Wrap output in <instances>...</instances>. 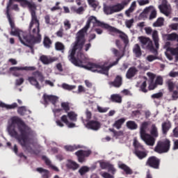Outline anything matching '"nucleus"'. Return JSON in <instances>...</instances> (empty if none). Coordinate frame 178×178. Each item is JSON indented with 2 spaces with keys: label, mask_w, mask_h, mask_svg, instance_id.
I'll list each match as a JSON object with an SVG mask.
<instances>
[{
  "label": "nucleus",
  "mask_w": 178,
  "mask_h": 178,
  "mask_svg": "<svg viewBox=\"0 0 178 178\" xmlns=\"http://www.w3.org/2000/svg\"><path fill=\"white\" fill-rule=\"evenodd\" d=\"M91 23L93 24V27H102V29H105L106 30H108L110 33H115V34H120V38L123 40L124 42L127 41V35L126 33H123L122 31L113 27L111 26L108 24H105L99 20H98L95 17L90 16L88 17V21L86 22V26L81 29L76 33V41L74 43V46L71 49L68 51V59L71 62L76 63V51H81L83 49V47L86 43V34H87V31H88V29H90L91 26Z\"/></svg>",
  "instance_id": "1"
},
{
  "label": "nucleus",
  "mask_w": 178,
  "mask_h": 178,
  "mask_svg": "<svg viewBox=\"0 0 178 178\" xmlns=\"http://www.w3.org/2000/svg\"><path fill=\"white\" fill-rule=\"evenodd\" d=\"M113 54L115 56H117L118 58L115 61L111 63L108 66H106L105 65H101L98 63H90L88 62V59L86 57V55L83 54L81 51H78L75 58V62H71L75 66H78L79 67H83V69H86L87 70H90V72H94L97 73H100V74H106L108 75V72H109V69L113 66H116L119 63V60L122 59L123 56H120V52L119 50L113 48L111 49Z\"/></svg>",
  "instance_id": "2"
},
{
  "label": "nucleus",
  "mask_w": 178,
  "mask_h": 178,
  "mask_svg": "<svg viewBox=\"0 0 178 178\" xmlns=\"http://www.w3.org/2000/svg\"><path fill=\"white\" fill-rule=\"evenodd\" d=\"M11 137L16 138L18 143L27 151L31 149L29 145V138L31 136V129L19 118H13L12 124L8 128Z\"/></svg>",
  "instance_id": "3"
},
{
  "label": "nucleus",
  "mask_w": 178,
  "mask_h": 178,
  "mask_svg": "<svg viewBox=\"0 0 178 178\" xmlns=\"http://www.w3.org/2000/svg\"><path fill=\"white\" fill-rule=\"evenodd\" d=\"M7 18L11 27L10 35L18 37L22 44L31 48L32 49V54H34V50H33V45H34V44H40V42H41V35L38 34V36L35 37L34 35L27 34L23 32L20 33V30L16 28L15 25V21L12 19L10 15L8 14L7 15Z\"/></svg>",
  "instance_id": "4"
},
{
  "label": "nucleus",
  "mask_w": 178,
  "mask_h": 178,
  "mask_svg": "<svg viewBox=\"0 0 178 178\" xmlns=\"http://www.w3.org/2000/svg\"><path fill=\"white\" fill-rule=\"evenodd\" d=\"M21 6L22 8L28 7L29 9V12L31 16V21L29 24V30L33 29V26H34V23H38V27L40 26V20L37 17V5L34 2H30L28 0H20L19 1Z\"/></svg>",
  "instance_id": "5"
},
{
  "label": "nucleus",
  "mask_w": 178,
  "mask_h": 178,
  "mask_svg": "<svg viewBox=\"0 0 178 178\" xmlns=\"http://www.w3.org/2000/svg\"><path fill=\"white\" fill-rule=\"evenodd\" d=\"M127 5H129V2L124 1L122 3H117L113 6L104 5L103 9L105 15H113V13H118V12L123 10Z\"/></svg>",
  "instance_id": "6"
},
{
  "label": "nucleus",
  "mask_w": 178,
  "mask_h": 178,
  "mask_svg": "<svg viewBox=\"0 0 178 178\" xmlns=\"http://www.w3.org/2000/svg\"><path fill=\"white\" fill-rule=\"evenodd\" d=\"M33 76H29L27 80L29 81L30 84L31 86H34L35 88L38 90H41V86L40 85V83H38V81H37V78L38 79L40 83H44V80H45V77H44V75H42V72L40 71H35L32 73Z\"/></svg>",
  "instance_id": "7"
},
{
  "label": "nucleus",
  "mask_w": 178,
  "mask_h": 178,
  "mask_svg": "<svg viewBox=\"0 0 178 178\" xmlns=\"http://www.w3.org/2000/svg\"><path fill=\"white\" fill-rule=\"evenodd\" d=\"M170 150V140L165 139L157 142L154 147V152L157 154H166Z\"/></svg>",
  "instance_id": "8"
},
{
  "label": "nucleus",
  "mask_w": 178,
  "mask_h": 178,
  "mask_svg": "<svg viewBox=\"0 0 178 178\" xmlns=\"http://www.w3.org/2000/svg\"><path fill=\"white\" fill-rule=\"evenodd\" d=\"M138 38L140 42L141 47L143 48V49H148V51H150V52L154 54V55H158V50L154 47L152 40H151L149 38L140 36Z\"/></svg>",
  "instance_id": "9"
},
{
  "label": "nucleus",
  "mask_w": 178,
  "mask_h": 178,
  "mask_svg": "<svg viewBox=\"0 0 178 178\" xmlns=\"http://www.w3.org/2000/svg\"><path fill=\"white\" fill-rule=\"evenodd\" d=\"M134 154H136L138 159H145L148 156V152L145 151V148L140 143L138 142L137 140H134Z\"/></svg>",
  "instance_id": "10"
},
{
  "label": "nucleus",
  "mask_w": 178,
  "mask_h": 178,
  "mask_svg": "<svg viewBox=\"0 0 178 178\" xmlns=\"http://www.w3.org/2000/svg\"><path fill=\"white\" fill-rule=\"evenodd\" d=\"M146 166L158 170L161 166V160L155 156H149L146 161Z\"/></svg>",
  "instance_id": "11"
},
{
  "label": "nucleus",
  "mask_w": 178,
  "mask_h": 178,
  "mask_svg": "<svg viewBox=\"0 0 178 178\" xmlns=\"http://www.w3.org/2000/svg\"><path fill=\"white\" fill-rule=\"evenodd\" d=\"M19 70H26L33 72L35 70V67H11L9 69V72L16 77H19V76H20V73L18 72Z\"/></svg>",
  "instance_id": "12"
},
{
  "label": "nucleus",
  "mask_w": 178,
  "mask_h": 178,
  "mask_svg": "<svg viewBox=\"0 0 178 178\" xmlns=\"http://www.w3.org/2000/svg\"><path fill=\"white\" fill-rule=\"evenodd\" d=\"M91 150H78L75 152V155L78 158V161L80 163H83V162H86V158H88L90 154H91Z\"/></svg>",
  "instance_id": "13"
},
{
  "label": "nucleus",
  "mask_w": 178,
  "mask_h": 178,
  "mask_svg": "<svg viewBox=\"0 0 178 178\" xmlns=\"http://www.w3.org/2000/svg\"><path fill=\"white\" fill-rule=\"evenodd\" d=\"M86 128L88 129L89 130H93L94 131H97L101 129V122L97 121V120H89L88 122L85 124Z\"/></svg>",
  "instance_id": "14"
},
{
  "label": "nucleus",
  "mask_w": 178,
  "mask_h": 178,
  "mask_svg": "<svg viewBox=\"0 0 178 178\" xmlns=\"http://www.w3.org/2000/svg\"><path fill=\"white\" fill-rule=\"evenodd\" d=\"M140 138L147 145H149V147H154L155 145L156 139L149 134L142 135Z\"/></svg>",
  "instance_id": "15"
},
{
  "label": "nucleus",
  "mask_w": 178,
  "mask_h": 178,
  "mask_svg": "<svg viewBox=\"0 0 178 178\" xmlns=\"http://www.w3.org/2000/svg\"><path fill=\"white\" fill-rule=\"evenodd\" d=\"M109 86L115 87V88H120L123 86V77L120 75H117L113 81L108 83Z\"/></svg>",
  "instance_id": "16"
},
{
  "label": "nucleus",
  "mask_w": 178,
  "mask_h": 178,
  "mask_svg": "<svg viewBox=\"0 0 178 178\" xmlns=\"http://www.w3.org/2000/svg\"><path fill=\"white\" fill-rule=\"evenodd\" d=\"M147 76L149 77L148 80V89L149 91H152V90H155L158 86L156 83L154 82L155 81V74L151 73V72H147Z\"/></svg>",
  "instance_id": "17"
},
{
  "label": "nucleus",
  "mask_w": 178,
  "mask_h": 178,
  "mask_svg": "<svg viewBox=\"0 0 178 178\" xmlns=\"http://www.w3.org/2000/svg\"><path fill=\"white\" fill-rule=\"evenodd\" d=\"M40 60L43 65H49V63H54L58 60V57H51L45 55H42L40 57Z\"/></svg>",
  "instance_id": "18"
},
{
  "label": "nucleus",
  "mask_w": 178,
  "mask_h": 178,
  "mask_svg": "<svg viewBox=\"0 0 178 178\" xmlns=\"http://www.w3.org/2000/svg\"><path fill=\"white\" fill-rule=\"evenodd\" d=\"M42 98L45 105H48V102H51L53 105H56L58 101V97L47 94H44Z\"/></svg>",
  "instance_id": "19"
},
{
  "label": "nucleus",
  "mask_w": 178,
  "mask_h": 178,
  "mask_svg": "<svg viewBox=\"0 0 178 178\" xmlns=\"http://www.w3.org/2000/svg\"><path fill=\"white\" fill-rule=\"evenodd\" d=\"M100 166L102 169H108V172H111L112 175H115L116 172V169L113 167V165L111 164L109 162H102Z\"/></svg>",
  "instance_id": "20"
},
{
  "label": "nucleus",
  "mask_w": 178,
  "mask_h": 178,
  "mask_svg": "<svg viewBox=\"0 0 178 178\" xmlns=\"http://www.w3.org/2000/svg\"><path fill=\"white\" fill-rule=\"evenodd\" d=\"M159 9L161 13H163L165 16H169V6H168V1H163L161 5L159 6Z\"/></svg>",
  "instance_id": "21"
},
{
  "label": "nucleus",
  "mask_w": 178,
  "mask_h": 178,
  "mask_svg": "<svg viewBox=\"0 0 178 178\" xmlns=\"http://www.w3.org/2000/svg\"><path fill=\"white\" fill-rule=\"evenodd\" d=\"M137 73H138V70H137L136 67H131L127 72L126 78L130 80L131 79H133Z\"/></svg>",
  "instance_id": "22"
},
{
  "label": "nucleus",
  "mask_w": 178,
  "mask_h": 178,
  "mask_svg": "<svg viewBox=\"0 0 178 178\" xmlns=\"http://www.w3.org/2000/svg\"><path fill=\"white\" fill-rule=\"evenodd\" d=\"M149 126V122L148 121H145L142 122L140 127V137L141 136H144L147 134V129H148V127Z\"/></svg>",
  "instance_id": "23"
},
{
  "label": "nucleus",
  "mask_w": 178,
  "mask_h": 178,
  "mask_svg": "<svg viewBox=\"0 0 178 178\" xmlns=\"http://www.w3.org/2000/svg\"><path fill=\"white\" fill-rule=\"evenodd\" d=\"M171 127H172V123H170V121L167 120L163 122L161 124L163 134H168V131L170 130Z\"/></svg>",
  "instance_id": "24"
},
{
  "label": "nucleus",
  "mask_w": 178,
  "mask_h": 178,
  "mask_svg": "<svg viewBox=\"0 0 178 178\" xmlns=\"http://www.w3.org/2000/svg\"><path fill=\"white\" fill-rule=\"evenodd\" d=\"M133 53L134 54L136 58H141L143 56V51H141V47L140 44H136L133 47Z\"/></svg>",
  "instance_id": "25"
},
{
  "label": "nucleus",
  "mask_w": 178,
  "mask_h": 178,
  "mask_svg": "<svg viewBox=\"0 0 178 178\" xmlns=\"http://www.w3.org/2000/svg\"><path fill=\"white\" fill-rule=\"evenodd\" d=\"M36 172H38V173H40V175H42L43 178H49L51 177V173L49 172V170L44 169L42 168H36Z\"/></svg>",
  "instance_id": "26"
},
{
  "label": "nucleus",
  "mask_w": 178,
  "mask_h": 178,
  "mask_svg": "<svg viewBox=\"0 0 178 178\" xmlns=\"http://www.w3.org/2000/svg\"><path fill=\"white\" fill-rule=\"evenodd\" d=\"M119 168L124 172L125 175H133V170H131L130 167L127 166V165L121 163L119 165Z\"/></svg>",
  "instance_id": "27"
},
{
  "label": "nucleus",
  "mask_w": 178,
  "mask_h": 178,
  "mask_svg": "<svg viewBox=\"0 0 178 178\" xmlns=\"http://www.w3.org/2000/svg\"><path fill=\"white\" fill-rule=\"evenodd\" d=\"M110 99L111 102H115L116 104H122V96L119 94H113L111 95Z\"/></svg>",
  "instance_id": "28"
},
{
  "label": "nucleus",
  "mask_w": 178,
  "mask_h": 178,
  "mask_svg": "<svg viewBox=\"0 0 178 178\" xmlns=\"http://www.w3.org/2000/svg\"><path fill=\"white\" fill-rule=\"evenodd\" d=\"M152 38L154 42V45L158 49L159 48V37L158 36V31L154 30L152 33Z\"/></svg>",
  "instance_id": "29"
},
{
  "label": "nucleus",
  "mask_w": 178,
  "mask_h": 178,
  "mask_svg": "<svg viewBox=\"0 0 178 178\" xmlns=\"http://www.w3.org/2000/svg\"><path fill=\"white\" fill-rule=\"evenodd\" d=\"M126 122V118H120L116 120L113 124V127H115L118 130L122 129V125Z\"/></svg>",
  "instance_id": "30"
},
{
  "label": "nucleus",
  "mask_w": 178,
  "mask_h": 178,
  "mask_svg": "<svg viewBox=\"0 0 178 178\" xmlns=\"http://www.w3.org/2000/svg\"><path fill=\"white\" fill-rule=\"evenodd\" d=\"M150 136L152 137H154V138H156L159 134H158V127H156V125L155 124H152L150 129Z\"/></svg>",
  "instance_id": "31"
},
{
  "label": "nucleus",
  "mask_w": 178,
  "mask_h": 178,
  "mask_svg": "<svg viewBox=\"0 0 178 178\" xmlns=\"http://www.w3.org/2000/svg\"><path fill=\"white\" fill-rule=\"evenodd\" d=\"M127 127L129 130H137L138 129V124L134 121L129 120L127 122Z\"/></svg>",
  "instance_id": "32"
},
{
  "label": "nucleus",
  "mask_w": 178,
  "mask_h": 178,
  "mask_svg": "<svg viewBox=\"0 0 178 178\" xmlns=\"http://www.w3.org/2000/svg\"><path fill=\"white\" fill-rule=\"evenodd\" d=\"M43 45L44 48H47V49H49L52 45V40L48 36H44V40H43Z\"/></svg>",
  "instance_id": "33"
},
{
  "label": "nucleus",
  "mask_w": 178,
  "mask_h": 178,
  "mask_svg": "<svg viewBox=\"0 0 178 178\" xmlns=\"http://www.w3.org/2000/svg\"><path fill=\"white\" fill-rule=\"evenodd\" d=\"M0 108H5L6 109H15L17 108V103H13V104H6L3 102H0Z\"/></svg>",
  "instance_id": "34"
},
{
  "label": "nucleus",
  "mask_w": 178,
  "mask_h": 178,
  "mask_svg": "<svg viewBox=\"0 0 178 178\" xmlns=\"http://www.w3.org/2000/svg\"><path fill=\"white\" fill-rule=\"evenodd\" d=\"M79 148H80V146H76V145L64 146V149L68 152H73L76 149H79Z\"/></svg>",
  "instance_id": "35"
},
{
  "label": "nucleus",
  "mask_w": 178,
  "mask_h": 178,
  "mask_svg": "<svg viewBox=\"0 0 178 178\" xmlns=\"http://www.w3.org/2000/svg\"><path fill=\"white\" fill-rule=\"evenodd\" d=\"M67 166V168H69V169H72V170H76V169H79L80 165L73 161H70Z\"/></svg>",
  "instance_id": "36"
},
{
  "label": "nucleus",
  "mask_w": 178,
  "mask_h": 178,
  "mask_svg": "<svg viewBox=\"0 0 178 178\" xmlns=\"http://www.w3.org/2000/svg\"><path fill=\"white\" fill-rule=\"evenodd\" d=\"M88 172H90V168L87 165H83L79 170V173L81 176H84V175H86Z\"/></svg>",
  "instance_id": "37"
},
{
  "label": "nucleus",
  "mask_w": 178,
  "mask_h": 178,
  "mask_svg": "<svg viewBox=\"0 0 178 178\" xmlns=\"http://www.w3.org/2000/svg\"><path fill=\"white\" fill-rule=\"evenodd\" d=\"M163 22H165L163 17H159L157 20L153 24V26L154 27H162V26H163Z\"/></svg>",
  "instance_id": "38"
},
{
  "label": "nucleus",
  "mask_w": 178,
  "mask_h": 178,
  "mask_svg": "<svg viewBox=\"0 0 178 178\" xmlns=\"http://www.w3.org/2000/svg\"><path fill=\"white\" fill-rule=\"evenodd\" d=\"M67 116L70 120H72V122H77V114H76L74 111L68 112Z\"/></svg>",
  "instance_id": "39"
},
{
  "label": "nucleus",
  "mask_w": 178,
  "mask_h": 178,
  "mask_svg": "<svg viewBox=\"0 0 178 178\" xmlns=\"http://www.w3.org/2000/svg\"><path fill=\"white\" fill-rule=\"evenodd\" d=\"M165 84L168 87V91H170V92H172L173 90H175V83H173L172 80L168 79L166 81Z\"/></svg>",
  "instance_id": "40"
},
{
  "label": "nucleus",
  "mask_w": 178,
  "mask_h": 178,
  "mask_svg": "<svg viewBox=\"0 0 178 178\" xmlns=\"http://www.w3.org/2000/svg\"><path fill=\"white\" fill-rule=\"evenodd\" d=\"M37 24L36 28H34L32 31V33L33 35H35L37 34L36 37H38V35H40V42L42 40L41 34L40 33V22H39V26H38V22H34L33 24Z\"/></svg>",
  "instance_id": "41"
},
{
  "label": "nucleus",
  "mask_w": 178,
  "mask_h": 178,
  "mask_svg": "<svg viewBox=\"0 0 178 178\" xmlns=\"http://www.w3.org/2000/svg\"><path fill=\"white\" fill-rule=\"evenodd\" d=\"M21 0H9L8 4H7V8H6V15L7 16L8 15H10V13H9V11L10 10V6H12V5H13V2H20Z\"/></svg>",
  "instance_id": "42"
},
{
  "label": "nucleus",
  "mask_w": 178,
  "mask_h": 178,
  "mask_svg": "<svg viewBox=\"0 0 178 178\" xmlns=\"http://www.w3.org/2000/svg\"><path fill=\"white\" fill-rule=\"evenodd\" d=\"M55 49L56 51H65V44L60 42L55 43Z\"/></svg>",
  "instance_id": "43"
},
{
  "label": "nucleus",
  "mask_w": 178,
  "mask_h": 178,
  "mask_svg": "<svg viewBox=\"0 0 178 178\" xmlns=\"http://www.w3.org/2000/svg\"><path fill=\"white\" fill-rule=\"evenodd\" d=\"M61 108L65 111V113H67L70 111V106L68 102H62Z\"/></svg>",
  "instance_id": "44"
},
{
  "label": "nucleus",
  "mask_w": 178,
  "mask_h": 178,
  "mask_svg": "<svg viewBox=\"0 0 178 178\" xmlns=\"http://www.w3.org/2000/svg\"><path fill=\"white\" fill-rule=\"evenodd\" d=\"M17 112L21 116H24L26 112H27V109L26 108V106H21L18 108Z\"/></svg>",
  "instance_id": "45"
},
{
  "label": "nucleus",
  "mask_w": 178,
  "mask_h": 178,
  "mask_svg": "<svg viewBox=\"0 0 178 178\" xmlns=\"http://www.w3.org/2000/svg\"><path fill=\"white\" fill-rule=\"evenodd\" d=\"M156 59H159V57L158 56V54L157 55H149L147 56L146 58V60L148 61V62H154V60H156Z\"/></svg>",
  "instance_id": "46"
},
{
  "label": "nucleus",
  "mask_w": 178,
  "mask_h": 178,
  "mask_svg": "<svg viewBox=\"0 0 178 178\" xmlns=\"http://www.w3.org/2000/svg\"><path fill=\"white\" fill-rule=\"evenodd\" d=\"M62 87L64 90H67L68 91H72L76 88V86H70L67 83H63Z\"/></svg>",
  "instance_id": "47"
},
{
  "label": "nucleus",
  "mask_w": 178,
  "mask_h": 178,
  "mask_svg": "<svg viewBox=\"0 0 178 178\" xmlns=\"http://www.w3.org/2000/svg\"><path fill=\"white\" fill-rule=\"evenodd\" d=\"M134 24V19H127L125 21V26L127 29H131V26Z\"/></svg>",
  "instance_id": "48"
},
{
  "label": "nucleus",
  "mask_w": 178,
  "mask_h": 178,
  "mask_svg": "<svg viewBox=\"0 0 178 178\" xmlns=\"http://www.w3.org/2000/svg\"><path fill=\"white\" fill-rule=\"evenodd\" d=\"M140 88L142 92H148V90H147V81L143 82V83L140 85Z\"/></svg>",
  "instance_id": "49"
},
{
  "label": "nucleus",
  "mask_w": 178,
  "mask_h": 178,
  "mask_svg": "<svg viewBox=\"0 0 178 178\" xmlns=\"http://www.w3.org/2000/svg\"><path fill=\"white\" fill-rule=\"evenodd\" d=\"M162 97H163V93L158 92L152 95L151 98H152V99H159V98H162Z\"/></svg>",
  "instance_id": "50"
},
{
  "label": "nucleus",
  "mask_w": 178,
  "mask_h": 178,
  "mask_svg": "<svg viewBox=\"0 0 178 178\" xmlns=\"http://www.w3.org/2000/svg\"><path fill=\"white\" fill-rule=\"evenodd\" d=\"M64 26L66 31L70 30V29H72V24H70V21L67 19L64 21Z\"/></svg>",
  "instance_id": "51"
},
{
  "label": "nucleus",
  "mask_w": 178,
  "mask_h": 178,
  "mask_svg": "<svg viewBox=\"0 0 178 178\" xmlns=\"http://www.w3.org/2000/svg\"><path fill=\"white\" fill-rule=\"evenodd\" d=\"M42 159L43 161H44L45 164H46L47 166H49V168L51 167V165H52V163L51 162V160H49V159L47 158V156H42Z\"/></svg>",
  "instance_id": "52"
},
{
  "label": "nucleus",
  "mask_w": 178,
  "mask_h": 178,
  "mask_svg": "<svg viewBox=\"0 0 178 178\" xmlns=\"http://www.w3.org/2000/svg\"><path fill=\"white\" fill-rule=\"evenodd\" d=\"M42 159L43 161H44L45 164H46L47 166H49V168L51 167V165H52V163L51 162V160H49V159L47 158V156H42Z\"/></svg>",
  "instance_id": "53"
},
{
  "label": "nucleus",
  "mask_w": 178,
  "mask_h": 178,
  "mask_svg": "<svg viewBox=\"0 0 178 178\" xmlns=\"http://www.w3.org/2000/svg\"><path fill=\"white\" fill-rule=\"evenodd\" d=\"M156 86H162L163 84V79L161 76H157L155 81Z\"/></svg>",
  "instance_id": "54"
},
{
  "label": "nucleus",
  "mask_w": 178,
  "mask_h": 178,
  "mask_svg": "<svg viewBox=\"0 0 178 178\" xmlns=\"http://www.w3.org/2000/svg\"><path fill=\"white\" fill-rule=\"evenodd\" d=\"M123 136V131H115L113 134V137L119 138V137Z\"/></svg>",
  "instance_id": "55"
},
{
  "label": "nucleus",
  "mask_w": 178,
  "mask_h": 178,
  "mask_svg": "<svg viewBox=\"0 0 178 178\" xmlns=\"http://www.w3.org/2000/svg\"><path fill=\"white\" fill-rule=\"evenodd\" d=\"M156 17V10H152L150 15H149V20H152V19H155Z\"/></svg>",
  "instance_id": "56"
},
{
  "label": "nucleus",
  "mask_w": 178,
  "mask_h": 178,
  "mask_svg": "<svg viewBox=\"0 0 178 178\" xmlns=\"http://www.w3.org/2000/svg\"><path fill=\"white\" fill-rule=\"evenodd\" d=\"M172 98L173 101L178 99V90H172Z\"/></svg>",
  "instance_id": "57"
},
{
  "label": "nucleus",
  "mask_w": 178,
  "mask_h": 178,
  "mask_svg": "<svg viewBox=\"0 0 178 178\" xmlns=\"http://www.w3.org/2000/svg\"><path fill=\"white\" fill-rule=\"evenodd\" d=\"M60 120H61V122H63V123H65V124H69V120H67V115H63L60 118Z\"/></svg>",
  "instance_id": "58"
},
{
  "label": "nucleus",
  "mask_w": 178,
  "mask_h": 178,
  "mask_svg": "<svg viewBox=\"0 0 178 178\" xmlns=\"http://www.w3.org/2000/svg\"><path fill=\"white\" fill-rule=\"evenodd\" d=\"M97 111L98 112H99L100 113H105L106 112H108V108H102L99 106H97Z\"/></svg>",
  "instance_id": "59"
},
{
  "label": "nucleus",
  "mask_w": 178,
  "mask_h": 178,
  "mask_svg": "<svg viewBox=\"0 0 178 178\" xmlns=\"http://www.w3.org/2000/svg\"><path fill=\"white\" fill-rule=\"evenodd\" d=\"M24 83V79L23 78H19L18 79H16L15 81V85L16 86H22Z\"/></svg>",
  "instance_id": "60"
},
{
  "label": "nucleus",
  "mask_w": 178,
  "mask_h": 178,
  "mask_svg": "<svg viewBox=\"0 0 178 178\" xmlns=\"http://www.w3.org/2000/svg\"><path fill=\"white\" fill-rule=\"evenodd\" d=\"M97 38V35L95 33H90L88 37V42H91L92 40H95Z\"/></svg>",
  "instance_id": "61"
},
{
  "label": "nucleus",
  "mask_w": 178,
  "mask_h": 178,
  "mask_svg": "<svg viewBox=\"0 0 178 178\" xmlns=\"http://www.w3.org/2000/svg\"><path fill=\"white\" fill-rule=\"evenodd\" d=\"M102 177L104 178H113V175H111V174L108 172H103L102 174Z\"/></svg>",
  "instance_id": "62"
},
{
  "label": "nucleus",
  "mask_w": 178,
  "mask_h": 178,
  "mask_svg": "<svg viewBox=\"0 0 178 178\" xmlns=\"http://www.w3.org/2000/svg\"><path fill=\"white\" fill-rule=\"evenodd\" d=\"M57 37L62 38L63 37V29H60L58 31L56 32Z\"/></svg>",
  "instance_id": "63"
},
{
  "label": "nucleus",
  "mask_w": 178,
  "mask_h": 178,
  "mask_svg": "<svg viewBox=\"0 0 178 178\" xmlns=\"http://www.w3.org/2000/svg\"><path fill=\"white\" fill-rule=\"evenodd\" d=\"M172 149L173 151H176V149H178V139L175 140Z\"/></svg>",
  "instance_id": "64"
}]
</instances>
